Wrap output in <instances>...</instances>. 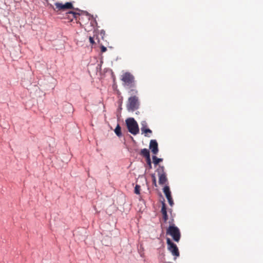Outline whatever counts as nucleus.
Listing matches in <instances>:
<instances>
[{
    "label": "nucleus",
    "instance_id": "1",
    "mask_svg": "<svg viewBox=\"0 0 263 263\" xmlns=\"http://www.w3.org/2000/svg\"><path fill=\"white\" fill-rule=\"evenodd\" d=\"M127 128L129 133L134 135L138 134L139 132V126L136 120L133 118H129L125 121Z\"/></svg>",
    "mask_w": 263,
    "mask_h": 263
},
{
    "label": "nucleus",
    "instance_id": "2",
    "mask_svg": "<svg viewBox=\"0 0 263 263\" xmlns=\"http://www.w3.org/2000/svg\"><path fill=\"white\" fill-rule=\"evenodd\" d=\"M166 234L171 236L173 240L176 242H179L180 239L181 234L180 230L174 224L168 227L166 230Z\"/></svg>",
    "mask_w": 263,
    "mask_h": 263
},
{
    "label": "nucleus",
    "instance_id": "3",
    "mask_svg": "<svg viewBox=\"0 0 263 263\" xmlns=\"http://www.w3.org/2000/svg\"><path fill=\"white\" fill-rule=\"evenodd\" d=\"M123 81V85L126 88H130V87H135V80L134 76L129 72L124 73L121 78Z\"/></svg>",
    "mask_w": 263,
    "mask_h": 263
},
{
    "label": "nucleus",
    "instance_id": "4",
    "mask_svg": "<svg viewBox=\"0 0 263 263\" xmlns=\"http://www.w3.org/2000/svg\"><path fill=\"white\" fill-rule=\"evenodd\" d=\"M139 106V102L138 98L136 96H131L128 99L126 105L127 109L128 111H134L137 109Z\"/></svg>",
    "mask_w": 263,
    "mask_h": 263
},
{
    "label": "nucleus",
    "instance_id": "5",
    "mask_svg": "<svg viewBox=\"0 0 263 263\" xmlns=\"http://www.w3.org/2000/svg\"><path fill=\"white\" fill-rule=\"evenodd\" d=\"M166 243L167 244L168 250L172 253L173 255L175 256V259L177 257L179 256L180 254L176 245L169 238L166 239Z\"/></svg>",
    "mask_w": 263,
    "mask_h": 263
},
{
    "label": "nucleus",
    "instance_id": "6",
    "mask_svg": "<svg viewBox=\"0 0 263 263\" xmlns=\"http://www.w3.org/2000/svg\"><path fill=\"white\" fill-rule=\"evenodd\" d=\"M159 177V183L161 185L166 183L167 181L166 173L164 172L163 166L159 165L157 170Z\"/></svg>",
    "mask_w": 263,
    "mask_h": 263
},
{
    "label": "nucleus",
    "instance_id": "7",
    "mask_svg": "<svg viewBox=\"0 0 263 263\" xmlns=\"http://www.w3.org/2000/svg\"><path fill=\"white\" fill-rule=\"evenodd\" d=\"M54 10L59 11L60 10H65L67 9H70L73 8V6L71 3L67 2L65 4L60 3H56L55 4Z\"/></svg>",
    "mask_w": 263,
    "mask_h": 263
},
{
    "label": "nucleus",
    "instance_id": "8",
    "mask_svg": "<svg viewBox=\"0 0 263 263\" xmlns=\"http://www.w3.org/2000/svg\"><path fill=\"white\" fill-rule=\"evenodd\" d=\"M163 192L168 200V202L171 206L174 204L173 200L171 196V192L170 187L168 186H165L163 188Z\"/></svg>",
    "mask_w": 263,
    "mask_h": 263
},
{
    "label": "nucleus",
    "instance_id": "9",
    "mask_svg": "<svg viewBox=\"0 0 263 263\" xmlns=\"http://www.w3.org/2000/svg\"><path fill=\"white\" fill-rule=\"evenodd\" d=\"M149 148L153 154L156 155L158 153V145L156 140H151L149 143Z\"/></svg>",
    "mask_w": 263,
    "mask_h": 263
},
{
    "label": "nucleus",
    "instance_id": "10",
    "mask_svg": "<svg viewBox=\"0 0 263 263\" xmlns=\"http://www.w3.org/2000/svg\"><path fill=\"white\" fill-rule=\"evenodd\" d=\"M161 212L162 215V218L164 222H166L168 219V216L167 215L166 208L165 203H162Z\"/></svg>",
    "mask_w": 263,
    "mask_h": 263
},
{
    "label": "nucleus",
    "instance_id": "11",
    "mask_svg": "<svg viewBox=\"0 0 263 263\" xmlns=\"http://www.w3.org/2000/svg\"><path fill=\"white\" fill-rule=\"evenodd\" d=\"M140 154L146 159L150 157L149 151L146 148L142 149Z\"/></svg>",
    "mask_w": 263,
    "mask_h": 263
},
{
    "label": "nucleus",
    "instance_id": "12",
    "mask_svg": "<svg viewBox=\"0 0 263 263\" xmlns=\"http://www.w3.org/2000/svg\"><path fill=\"white\" fill-rule=\"evenodd\" d=\"M69 14L72 15V17L76 19V21H80L81 19L82 16L80 13L75 12L72 11H70L68 13Z\"/></svg>",
    "mask_w": 263,
    "mask_h": 263
},
{
    "label": "nucleus",
    "instance_id": "13",
    "mask_svg": "<svg viewBox=\"0 0 263 263\" xmlns=\"http://www.w3.org/2000/svg\"><path fill=\"white\" fill-rule=\"evenodd\" d=\"M128 93L131 96H136L138 93V90H137L136 88V85L135 84V87H130V88H128Z\"/></svg>",
    "mask_w": 263,
    "mask_h": 263
},
{
    "label": "nucleus",
    "instance_id": "14",
    "mask_svg": "<svg viewBox=\"0 0 263 263\" xmlns=\"http://www.w3.org/2000/svg\"><path fill=\"white\" fill-rule=\"evenodd\" d=\"M141 132L142 134H145V136H147V133L152 134V131L149 128H147L145 126H143L141 128ZM148 137H149L148 136Z\"/></svg>",
    "mask_w": 263,
    "mask_h": 263
},
{
    "label": "nucleus",
    "instance_id": "15",
    "mask_svg": "<svg viewBox=\"0 0 263 263\" xmlns=\"http://www.w3.org/2000/svg\"><path fill=\"white\" fill-rule=\"evenodd\" d=\"M115 133L118 137H121L122 135L121 134V127L119 124L117 125L116 126L115 129Z\"/></svg>",
    "mask_w": 263,
    "mask_h": 263
},
{
    "label": "nucleus",
    "instance_id": "16",
    "mask_svg": "<svg viewBox=\"0 0 263 263\" xmlns=\"http://www.w3.org/2000/svg\"><path fill=\"white\" fill-rule=\"evenodd\" d=\"M153 163L155 165L158 164L159 163L162 162L163 159L161 158H158L156 156H153Z\"/></svg>",
    "mask_w": 263,
    "mask_h": 263
},
{
    "label": "nucleus",
    "instance_id": "17",
    "mask_svg": "<svg viewBox=\"0 0 263 263\" xmlns=\"http://www.w3.org/2000/svg\"><path fill=\"white\" fill-rule=\"evenodd\" d=\"M140 191V186L139 185H136L135 187L134 192L136 194H139Z\"/></svg>",
    "mask_w": 263,
    "mask_h": 263
},
{
    "label": "nucleus",
    "instance_id": "18",
    "mask_svg": "<svg viewBox=\"0 0 263 263\" xmlns=\"http://www.w3.org/2000/svg\"><path fill=\"white\" fill-rule=\"evenodd\" d=\"M146 160L147 164L148 165L149 169H151L152 168V166L151 158L149 157L148 158H146Z\"/></svg>",
    "mask_w": 263,
    "mask_h": 263
},
{
    "label": "nucleus",
    "instance_id": "19",
    "mask_svg": "<svg viewBox=\"0 0 263 263\" xmlns=\"http://www.w3.org/2000/svg\"><path fill=\"white\" fill-rule=\"evenodd\" d=\"M106 50H107L106 47H105V46H104L103 45H102L101 46V52H102V53L103 52H105V51H106Z\"/></svg>",
    "mask_w": 263,
    "mask_h": 263
},
{
    "label": "nucleus",
    "instance_id": "20",
    "mask_svg": "<svg viewBox=\"0 0 263 263\" xmlns=\"http://www.w3.org/2000/svg\"><path fill=\"white\" fill-rule=\"evenodd\" d=\"M153 177V184L155 186H157V183H156V179L154 175L152 176Z\"/></svg>",
    "mask_w": 263,
    "mask_h": 263
},
{
    "label": "nucleus",
    "instance_id": "21",
    "mask_svg": "<svg viewBox=\"0 0 263 263\" xmlns=\"http://www.w3.org/2000/svg\"><path fill=\"white\" fill-rule=\"evenodd\" d=\"M89 40L90 43L92 45H93V44H95V41H94V40H93V38L92 37L90 36V37H89Z\"/></svg>",
    "mask_w": 263,
    "mask_h": 263
}]
</instances>
